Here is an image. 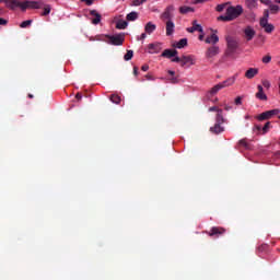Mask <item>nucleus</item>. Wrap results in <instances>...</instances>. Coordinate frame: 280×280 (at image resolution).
I'll list each match as a JSON object with an SVG mask.
<instances>
[{
  "mask_svg": "<svg viewBox=\"0 0 280 280\" xmlns=\"http://www.w3.org/2000/svg\"><path fill=\"white\" fill-rule=\"evenodd\" d=\"M133 74L139 75V68H137V67L133 68Z\"/></svg>",
  "mask_w": 280,
  "mask_h": 280,
  "instance_id": "55",
  "label": "nucleus"
},
{
  "mask_svg": "<svg viewBox=\"0 0 280 280\" xmlns=\"http://www.w3.org/2000/svg\"><path fill=\"white\" fill-rule=\"evenodd\" d=\"M116 27H117V30H126V27H128V22L124 21V20H119L116 23Z\"/></svg>",
  "mask_w": 280,
  "mask_h": 280,
  "instance_id": "27",
  "label": "nucleus"
},
{
  "mask_svg": "<svg viewBox=\"0 0 280 280\" xmlns=\"http://www.w3.org/2000/svg\"><path fill=\"white\" fill-rule=\"evenodd\" d=\"M177 49H183L184 47H187V38H182L176 45Z\"/></svg>",
  "mask_w": 280,
  "mask_h": 280,
  "instance_id": "31",
  "label": "nucleus"
},
{
  "mask_svg": "<svg viewBox=\"0 0 280 280\" xmlns=\"http://www.w3.org/2000/svg\"><path fill=\"white\" fill-rule=\"evenodd\" d=\"M175 56H178V50L176 49H165L162 52L163 58H175Z\"/></svg>",
  "mask_w": 280,
  "mask_h": 280,
  "instance_id": "17",
  "label": "nucleus"
},
{
  "mask_svg": "<svg viewBox=\"0 0 280 280\" xmlns=\"http://www.w3.org/2000/svg\"><path fill=\"white\" fill-rule=\"evenodd\" d=\"M262 19H270V11L268 9L264 10Z\"/></svg>",
  "mask_w": 280,
  "mask_h": 280,
  "instance_id": "43",
  "label": "nucleus"
},
{
  "mask_svg": "<svg viewBox=\"0 0 280 280\" xmlns=\"http://www.w3.org/2000/svg\"><path fill=\"white\" fill-rule=\"evenodd\" d=\"M199 40H205V35H199Z\"/></svg>",
  "mask_w": 280,
  "mask_h": 280,
  "instance_id": "58",
  "label": "nucleus"
},
{
  "mask_svg": "<svg viewBox=\"0 0 280 280\" xmlns=\"http://www.w3.org/2000/svg\"><path fill=\"white\" fill-rule=\"evenodd\" d=\"M161 45H162L161 43L149 44L148 46L149 54H160L161 49H163Z\"/></svg>",
  "mask_w": 280,
  "mask_h": 280,
  "instance_id": "9",
  "label": "nucleus"
},
{
  "mask_svg": "<svg viewBox=\"0 0 280 280\" xmlns=\"http://www.w3.org/2000/svg\"><path fill=\"white\" fill-rule=\"evenodd\" d=\"M156 31V26L152 22H148L144 26V32L145 34H152L153 32Z\"/></svg>",
  "mask_w": 280,
  "mask_h": 280,
  "instance_id": "22",
  "label": "nucleus"
},
{
  "mask_svg": "<svg viewBox=\"0 0 280 280\" xmlns=\"http://www.w3.org/2000/svg\"><path fill=\"white\" fill-rule=\"evenodd\" d=\"M194 8L191 7H187V5H183V7H179V12L182 14H189V12H194Z\"/></svg>",
  "mask_w": 280,
  "mask_h": 280,
  "instance_id": "26",
  "label": "nucleus"
},
{
  "mask_svg": "<svg viewBox=\"0 0 280 280\" xmlns=\"http://www.w3.org/2000/svg\"><path fill=\"white\" fill-rule=\"evenodd\" d=\"M90 15L94 16V19H92L93 25H100V23H102V14H100L96 10H91Z\"/></svg>",
  "mask_w": 280,
  "mask_h": 280,
  "instance_id": "11",
  "label": "nucleus"
},
{
  "mask_svg": "<svg viewBox=\"0 0 280 280\" xmlns=\"http://www.w3.org/2000/svg\"><path fill=\"white\" fill-rule=\"evenodd\" d=\"M214 102H218V98H215Z\"/></svg>",
  "mask_w": 280,
  "mask_h": 280,
  "instance_id": "64",
  "label": "nucleus"
},
{
  "mask_svg": "<svg viewBox=\"0 0 280 280\" xmlns=\"http://www.w3.org/2000/svg\"><path fill=\"white\" fill-rule=\"evenodd\" d=\"M276 3H279V4H280V0H276Z\"/></svg>",
  "mask_w": 280,
  "mask_h": 280,
  "instance_id": "62",
  "label": "nucleus"
},
{
  "mask_svg": "<svg viewBox=\"0 0 280 280\" xmlns=\"http://www.w3.org/2000/svg\"><path fill=\"white\" fill-rule=\"evenodd\" d=\"M243 32L247 42H250L253 38H255L256 32L253 26H246Z\"/></svg>",
  "mask_w": 280,
  "mask_h": 280,
  "instance_id": "6",
  "label": "nucleus"
},
{
  "mask_svg": "<svg viewBox=\"0 0 280 280\" xmlns=\"http://www.w3.org/2000/svg\"><path fill=\"white\" fill-rule=\"evenodd\" d=\"M269 10H270V13H271V14H278L280 8H279V5H277V4H269Z\"/></svg>",
  "mask_w": 280,
  "mask_h": 280,
  "instance_id": "33",
  "label": "nucleus"
},
{
  "mask_svg": "<svg viewBox=\"0 0 280 280\" xmlns=\"http://www.w3.org/2000/svg\"><path fill=\"white\" fill-rule=\"evenodd\" d=\"M240 145H242L243 148L248 149V142H246V140H240Z\"/></svg>",
  "mask_w": 280,
  "mask_h": 280,
  "instance_id": "46",
  "label": "nucleus"
},
{
  "mask_svg": "<svg viewBox=\"0 0 280 280\" xmlns=\"http://www.w3.org/2000/svg\"><path fill=\"white\" fill-rule=\"evenodd\" d=\"M258 73H259V69L258 68H249L245 72V78H247V80H253V78H255V75H257Z\"/></svg>",
  "mask_w": 280,
  "mask_h": 280,
  "instance_id": "16",
  "label": "nucleus"
},
{
  "mask_svg": "<svg viewBox=\"0 0 280 280\" xmlns=\"http://www.w3.org/2000/svg\"><path fill=\"white\" fill-rule=\"evenodd\" d=\"M109 100L113 102V104H121V96L117 94H112Z\"/></svg>",
  "mask_w": 280,
  "mask_h": 280,
  "instance_id": "28",
  "label": "nucleus"
},
{
  "mask_svg": "<svg viewBox=\"0 0 280 280\" xmlns=\"http://www.w3.org/2000/svg\"><path fill=\"white\" fill-rule=\"evenodd\" d=\"M0 25H8V20L0 18Z\"/></svg>",
  "mask_w": 280,
  "mask_h": 280,
  "instance_id": "51",
  "label": "nucleus"
},
{
  "mask_svg": "<svg viewBox=\"0 0 280 280\" xmlns=\"http://www.w3.org/2000/svg\"><path fill=\"white\" fill-rule=\"evenodd\" d=\"M226 230L224 228H212L209 232L210 237H213L214 235L219 237V235H224Z\"/></svg>",
  "mask_w": 280,
  "mask_h": 280,
  "instance_id": "15",
  "label": "nucleus"
},
{
  "mask_svg": "<svg viewBox=\"0 0 280 280\" xmlns=\"http://www.w3.org/2000/svg\"><path fill=\"white\" fill-rule=\"evenodd\" d=\"M131 5H133V7H139V5H143V2L141 1V0H133L132 1V3H131Z\"/></svg>",
  "mask_w": 280,
  "mask_h": 280,
  "instance_id": "42",
  "label": "nucleus"
},
{
  "mask_svg": "<svg viewBox=\"0 0 280 280\" xmlns=\"http://www.w3.org/2000/svg\"><path fill=\"white\" fill-rule=\"evenodd\" d=\"M215 124H224V116L222 115V109L215 116Z\"/></svg>",
  "mask_w": 280,
  "mask_h": 280,
  "instance_id": "29",
  "label": "nucleus"
},
{
  "mask_svg": "<svg viewBox=\"0 0 280 280\" xmlns=\"http://www.w3.org/2000/svg\"><path fill=\"white\" fill-rule=\"evenodd\" d=\"M75 97H77L78 100H82V94L78 93V94L75 95Z\"/></svg>",
  "mask_w": 280,
  "mask_h": 280,
  "instance_id": "57",
  "label": "nucleus"
},
{
  "mask_svg": "<svg viewBox=\"0 0 280 280\" xmlns=\"http://www.w3.org/2000/svg\"><path fill=\"white\" fill-rule=\"evenodd\" d=\"M51 13V5L45 4L44 5V11L40 13V16H48V14Z\"/></svg>",
  "mask_w": 280,
  "mask_h": 280,
  "instance_id": "30",
  "label": "nucleus"
},
{
  "mask_svg": "<svg viewBox=\"0 0 280 280\" xmlns=\"http://www.w3.org/2000/svg\"><path fill=\"white\" fill-rule=\"evenodd\" d=\"M225 40L228 47L225 50V56H233V54H235V51H237V48L240 47V42L232 36H228Z\"/></svg>",
  "mask_w": 280,
  "mask_h": 280,
  "instance_id": "4",
  "label": "nucleus"
},
{
  "mask_svg": "<svg viewBox=\"0 0 280 280\" xmlns=\"http://www.w3.org/2000/svg\"><path fill=\"white\" fill-rule=\"evenodd\" d=\"M183 57H175L172 59V62H180L182 63Z\"/></svg>",
  "mask_w": 280,
  "mask_h": 280,
  "instance_id": "48",
  "label": "nucleus"
},
{
  "mask_svg": "<svg viewBox=\"0 0 280 280\" xmlns=\"http://www.w3.org/2000/svg\"><path fill=\"white\" fill-rule=\"evenodd\" d=\"M261 84H262V86H264L265 89H270V81H268V80H262V81H261Z\"/></svg>",
  "mask_w": 280,
  "mask_h": 280,
  "instance_id": "41",
  "label": "nucleus"
},
{
  "mask_svg": "<svg viewBox=\"0 0 280 280\" xmlns=\"http://www.w3.org/2000/svg\"><path fill=\"white\" fill-rule=\"evenodd\" d=\"M259 24L260 27H266V25H269L270 23H268V19L261 18Z\"/></svg>",
  "mask_w": 280,
  "mask_h": 280,
  "instance_id": "39",
  "label": "nucleus"
},
{
  "mask_svg": "<svg viewBox=\"0 0 280 280\" xmlns=\"http://www.w3.org/2000/svg\"><path fill=\"white\" fill-rule=\"evenodd\" d=\"M30 25H32V20H26L20 24V27L25 28L30 27Z\"/></svg>",
  "mask_w": 280,
  "mask_h": 280,
  "instance_id": "37",
  "label": "nucleus"
},
{
  "mask_svg": "<svg viewBox=\"0 0 280 280\" xmlns=\"http://www.w3.org/2000/svg\"><path fill=\"white\" fill-rule=\"evenodd\" d=\"M235 80H237V74L226 79L225 81L214 85L210 91L209 95H218V92L222 91V89H226V86H233L235 84Z\"/></svg>",
  "mask_w": 280,
  "mask_h": 280,
  "instance_id": "3",
  "label": "nucleus"
},
{
  "mask_svg": "<svg viewBox=\"0 0 280 280\" xmlns=\"http://www.w3.org/2000/svg\"><path fill=\"white\" fill-rule=\"evenodd\" d=\"M174 10V5H170L165 9V11L162 13V20L163 21H171L172 19V11Z\"/></svg>",
  "mask_w": 280,
  "mask_h": 280,
  "instance_id": "12",
  "label": "nucleus"
},
{
  "mask_svg": "<svg viewBox=\"0 0 280 280\" xmlns=\"http://www.w3.org/2000/svg\"><path fill=\"white\" fill-rule=\"evenodd\" d=\"M137 19H139V13L137 11H132L126 16L127 21H137Z\"/></svg>",
  "mask_w": 280,
  "mask_h": 280,
  "instance_id": "24",
  "label": "nucleus"
},
{
  "mask_svg": "<svg viewBox=\"0 0 280 280\" xmlns=\"http://www.w3.org/2000/svg\"><path fill=\"white\" fill-rule=\"evenodd\" d=\"M234 103L236 104V106H242V96H237Z\"/></svg>",
  "mask_w": 280,
  "mask_h": 280,
  "instance_id": "45",
  "label": "nucleus"
},
{
  "mask_svg": "<svg viewBox=\"0 0 280 280\" xmlns=\"http://www.w3.org/2000/svg\"><path fill=\"white\" fill-rule=\"evenodd\" d=\"M5 5L10 10H14L15 8H21V10H23V2H20L19 0H5Z\"/></svg>",
  "mask_w": 280,
  "mask_h": 280,
  "instance_id": "7",
  "label": "nucleus"
},
{
  "mask_svg": "<svg viewBox=\"0 0 280 280\" xmlns=\"http://www.w3.org/2000/svg\"><path fill=\"white\" fill-rule=\"evenodd\" d=\"M231 106H225V110H231Z\"/></svg>",
  "mask_w": 280,
  "mask_h": 280,
  "instance_id": "60",
  "label": "nucleus"
},
{
  "mask_svg": "<svg viewBox=\"0 0 280 280\" xmlns=\"http://www.w3.org/2000/svg\"><path fill=\"white\" fill-rule=\"evenodd\" d=\"M30 100H34V95L33 94H28Z\"/></svg>",
  "mask_w": 280,
  "mask_h": 280,
  "instance_id": "59",
  "label": "nucleus"
},
{
  "mask_svg": "<svg viewBox=\"0 0 280 280\" xmlns=\"http://www.w3.org/2000/svg\"><path fill=\"white\" fill-rule=\"evenodd\" d=\"M0 3H5V0H0Z\"/></svg>",
  "mask_w": 280,
  "mask_h": 280,
  "instance_id": "61",
  "label": "nucleus"
},
{
  "mask_svg": "<svg viewBox=\"0 0 280 280\" xmlns=\"http://www.w3.org/2000/svg\"><path fill=\"white\" fill-rule=\"evenodd\" d=\"M44 3L42 1H30L26 0L23 2L22 5V12H25V10L30 9V10H40V8H43Z\"/></svg>",
  "mask_w": 280,
  "mask_h": 280,
  "instance_id": "5",
  "label": "nucleus"
},
{
  "mask_svg": "<svg viewBox=\"0 0 280 280\" xmlns=\"http://www.w3.org/2000/svg\"><path fill=\"white\" fill-rule=\"evenodd\" d=\"M174 22L172 20H167L166 22V36H172L174 34Z\"/></svg>",
  "mask_w": 280,
  "mask_h": 280,
  "instance_id": "20",
  "label": "nucleus"
},
{
  "mask_svg": "<svg viewBox=\"0 0 280 280\" xmlns=\"http://www.w3.org/2000/svg\"><path fill=\"white\" fill-rule=\"evenodd\" d=\"M219 110H222V109L218 108V106H212V107L209 108V113H217L218 114Z\"/></svg>",
  "mask_w": 280,
  "mask_h": 280,
  "instance_id": "44",
  "label": "nucleus"
},
{
  "mask_svg": "<svg viewBox=\"0 0 280 280\" xmlns=\"http://www.w3.org/2000/svg\"><path fill=\"white\" fill-rule=\"evenodd\" d=\"M83 3H86V5H93V1L95 0H81Z\"/></svg>",
  "mask_w": 280,
  "mask_h": 280,
  "instance_id": "50",
  "label": "nucleus"
},
{
  "mask_svg": "<svg viewBox=\"0 0 280 280\" xmlns=\"http://www.w3.org/2000/svg\"><path fill=\"white\" fill-rule=\"evenodd\" d=\"M270 130V121L266 122L262 127V135H266Z\"/></svg>",
  "mask_w": 280,
  "mask_h": 280,
  "instance_id": "38",
  "label": "nucleus"
},
{
  "mask_svg": "<svg viewBox=\"0 0 280 280\" xmlns=\"http://www.w3.org/2000/svg\"><path fill=\"white\" fill-rule=\"evenodd\" d=\"M272 116L270 115V110H267L265 113H261L257 119L258 121H265V119H270Z\"/></svg>",
  "mask_w": 280,
  "mask_h": 280,
  "instance_id": "25",
  "label": "nucleus"
},
{
  "mask_svg": "<svg viewBox=\"0 0 280 280\" xmlns=\"http://www.w3.org/2000/svg\"><path fill=\"white\" fill-rule=\"evenodd\" d=\"M258 92L256 93V98L260 100L261 102H266L268 96L264 93V86L257 85Z\"/></svg>",
  "mask_w": 280,
  "mask_h": 280,
  "instance_id": "14",
  "label": "nucleus"
},
{
  "mask_svg": "<svg viewBox=\"0 0 280 280\" xmlns=\"http://www.w3.org/2000/svg\"><path fill=\"white\" fill-rule=\"evenodd\" d=\"M142 1V3H145L148 0H141Z\"/></svg>",
  "mask_w": 280,
  "mask_h": 280,
  "instance_id": "63",
  "label": "nucleus"
},
{
  "mask_svg": "<svg viewBox=\"0 0 280 280\" xmlns=\"http://www.w3.org/2000/svg\"><path fill=\"white\" fill-rule=\"evenodd\" d=\"M271 60H272V57L270 55L262 57L264 65H268Z\"/></svg>",
  "mask_w": 280,
  "mask_h": 280,
  "instance_id": "40",
  "label": "nucleus"
},
{
  "mask_svg": "<svg viewBox=\"0 0 280 280\" xmlns=\"http://www.w3.org/2000/svg\"><path fill=\"white\" fill-rule=\"evenodd\" d=\"M262 30L266 32V34H272V32H275V25L267 24L262 26Z\"/></svg>",
  "mask_w": 280,
  "mask_h": 280,
  "instance_id": "32",
  "label": "nucleus"
},
{
  "mask_svg": "<svg viewBox=\"0 0 280 280\" xmlns=\"http://www.w3.org/2000/svg\"><path fill=\"white\" fill-rule=\"evenodd\" d=\"M148 69H150V66H148V65H143L141 67V71H148Z\"/></svg>",
  "mask_w": 280,
  "mask_h": 280,
  "instance_id": "53",
  "label": "nucleus"
},
{
  "mask_svg": "<svg viewBox=\"0 0 280 280\" xmlns=\"http://www.w3.org/2000/svg\"><path fill=\"white\" fill-rule=\"evenodd\" d=\"M147 36H148V35H147L145 33H142V34L140 35L139 40H145Z\"/></svg>",
  "mask_w": 280,
  "mask_h": 280,
  "instance_id": "54",
  "label": "nucleus"
},
{
  "mask_svg": "<svg viewBox=\"0 0 280 280\" xmlns=\"http://www.w3.org/2000/svg\"><path fill=\"white\" fill-rule=\"evenodd\" d=\"M220 54V47L212 46L209 47L206 51V58H213L214 56H218Z\"/></svg>",
  "mask_w": 280,
  "mask_h": 280,
  "instance_id": "8",
  "label": "nucleus"
},
{
  "mask_svg": "<svg viewBox=\"0 0 280 280\" xmlns=\"http://www.w3.org/2000/svg\"><path fill=\"white\" fill-rule=\"evenodd\" d=\"M210 132H213V135H220V132H224V127H222V124L215 122L214 126L210 128Z\"/></svg>",
  "mask_w": 280,
  "mask_h": 280,
  "instance_id": "18",
  "label": "nucleus"
},
{
  "mask_svg": "<svg viewBox=\"0 0 280 280\" xmlns=\"http://www.w3.org/2000/svg\"><path fill=\"white\" fill-rule=\"evenodd\" d=\"M231 2H225V3H222V4H218L215 10L217 12H224V9L226 8V5H229Z\"/></svg>",
  "mask_w": 280,
  "mask_h": 280,
  "instance_id": "35",
  "label": "nucleus"
},
{
  "mask_svg": "<svg viewBox=\"0 0 280 280\" xmlns=\"http://www.w3.org/2000/svg\"><path fill=\"white\" fill-rule=\"evenodd\" d=\"M220 42V37H218L215 34H212V35H210V36H208L207 38H206V43L208 44V45H215L217 43H219Z\"/></svg>",
  "mask_w": 280,
  "mask_h": 280,
  "instance_id": "21",
  "label": "nucleus"
},
{
  "mask_svg": "<svg viewBox=\"0 0 280 280\" xmlns=\"http://www.w3.org/2000/svg\"><path fill=\"white\" fill-rule=\"evenodd\" d=\"M264 5H270L272 0H259Z\"/></svg>",
  "mask_w": 280,
  "mask_h": 280,
  "instance_id": "49",
  "label": "nucleus"
},
{
  "mask_svg": "<svg viewBox=\"0 0 280 280\" xmlns=\"http://www.w3.org/2000/svg\"><path fill=\"white\" fill-rule=\"evenodd\" d=\"M245 7L247 10H257L259 8V2L257 0H245Z\"/></svg>",
  "mask_w": 280,
  "mask_h": 280,
  "instance_id": "13",
  "label": "nucleus"
},
{
  "mask_svg": "<svg viewBox=\"0 0 280 280\" xmlns=\"http://www.w3.org/2000/svg\"><path fill=\"white\" fill-rule=\"evenodd\" d=\"M244 14V7L238 5H230L225 10V15H220L218 21H223L224 23H229L231 21H235V19H240V15Z\"/></svg>",
  "mask_w": 280,
  "mask_h": 280,
  "instance_id": "1",
  "label": "nucleus"
},
{
  "mask_svg": "<svg viewBox=\"0 0 280 280\" xmlns=\"http://www.w3.org/2000/svg\"><path fill=\"white\" fill-rule=\"evenodd\" d=\"M105 38L101 39L96 37V40H103V43H107V45L121 46L124 45V40H126V34L120 33L116 35H105Z\"/></svg>",
  "mask_w": 280,
  "mask_h": 280,
  "instance_id": "2",
  "label": "nucleus"
},
{
  "mask_svg": "<svg viewBox=\"0 0 280 280\" xmlns=\"http://www.w3.org/2000/svg\"><path fill=\"white\" fill-rule=\"evenodd\" d=\"M132 56H135V51L132 50H127L126 55L124 56V60H132Z\"/></svg>",
  "mask_w": 280,
  "mask_h": 280,
  "instance_id": "34",
  "label": "nucleus"
},
{
  "mask_svg": "<svg viewBox=\"0 0 280 280\" xmlns=\"http://www.w3.org/2000/svg\"><path fill=\"white\" fill-rule=\"evenodd\" d=\"M145 79H147V80H154V77H152V75H150V74H147V75H145Z\"/></svg>",
  "mask_w": 280,
  "mask_h": 280,
  "instance_id": "56",
  "label": "nucleus"
},
{
  "mask_svg": "<svg viewBox=\"0 0 280 280\" xmlns=\"http://www.w3.org/2000/svg\"><path fill=\"white\" fill-rule=\"evenodd\" d=\"M168 75H171V78L168 79L171 84H178V78L175 77V71L168 70Z\"/></svg>",
  "mask_w": 280,
  "mask_h": 280,
  "instance_id": "23",
  "label": "nucleus"
},
{
  "mask_svg": "<svg viewBox=\"0 0 280 280\" xmlns=\"http://www.w3.org/2000/svg\"><path fill=\"white\" fill-rule=\"evenodd\" d=\"M262 130H264V127L259 126V125H256L254 127V132H256V135H264L262 133Z\"/></svg>",
  "mask_w": 280,
  "mask_h": 280,
  "instance_id": "36",
  "label": "nucleus"
},
{
  "mask_svg": "<svg viewBox=\"0 0 280 280\" xmlns=\"http://www.w3.org/2000/svg\"><path fill=\"white\" fill-rule=\"evenodd\" d=\"M187 65H196L194 57H191V56H183L182 57V67H185Z\"/></svg>",
  "mask_w": 280,
  "mask_h": 280,
  "instance_id": "19",
  "label": "nucleus"
},
{
  "mask_svg": "<svg viewBox=\"0 0 280 280\" xmlns=\"http://www.w3.org/2000/svg\"><path fill=\"white\" fill-rule=\"evenodd\" d=\"M207 1H209V0H194L192 3H195V4H198V3H207Z\"/></svg>",
  "mask_w": 280,
  "mask_h": 280,
  "instance_id": "52",
  "label": "nucleus"
},
{
  "mask_svg": "<svg viewBox=\"0 0 280 280\" xmlns=\"http://www.w3.org/2000/svg\"><path fill=\"white\" fill-rule=\"evenodd\" d=\"M187 32H189V34H194V32H199L200 34H202V32H203L202 25L198 24V21L194 20L192 26L188 27Z\"/></svg>",
  "mask_w": 280,
  "mask_h": 280,
  "instance_id": "10",
  "label": "nucleus"
},
{
  "mask_svg": "<svg viewBox=\"0 0 280 280\" xmlns=\"http://www.w3.org/2000/svg\"><path fill=\"white\" fill-rule=\"evenodd\" d=\"M271 117H275V115H279L280 110L279 109H271L269 110Z\"/></svg>",
  "mask_w": 280,
  "mask_h": 280,
  "instance_id": "47",
  "label": "nucleus"
}]
</instances>
